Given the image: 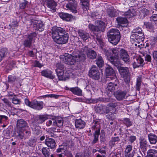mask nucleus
Here are the masks:
<instances>
[{"label": "nucleus", "instance_id": "bf43d9fd", "mask_svg": "<svg viewBox=\"0 0 157 157\" xmlns=\"http://www.w3.org/2000/svg\"><path fill=\"white\" fill-rule=\"evenodd\" d=\"M96 110L99 113H102L104 111L103 107L101 105L97 106L96 108Z\"/></svg>", "mask_w": 157, "mask_h": 157}, {"label": "nucleus", "instance_id": "e433bc0d", "mask_svg": "<svg viewBox=\"0 0 157 157\" xmlns=\"http://www.w3.org/2000/svg\"><path fill=\"white\" fill-rule=\"evenodd\" d=\"M80 4L82 6V7L84 10H87L89 9V0H80Z\"/></svg>", "mask_w": 157, "mask_h": 157}, {"label": "nucleus", "instance_id": "c03bdc74", "mask_svg": "<svg viewBox=\"0 0 157 157\" xmlns=\"http://www.w3.org/2000/svg\"><path fill=\"white\" fill-rule=\"evenodd\" d=\"M106 12L108 15L109 17H113L116 16L117 12L113 9L108 8L106 10Z\"/></svg>", "mask_w": 157, "mask_h": 157}, {"label": "nucleus", "instance_id": "473e14b6", "mask_svg": "<svg viewBox=\"0 0 157 157\" xmlns=\"http://www.w3.org/2000/svg\"><path fill=\"white\" fill-rule=\"evenodd\" d=\"M69 90L75 95L78 96H81L82 95V91L78 87L71 88L69 89Z\"/></svg>", "mask_w": 157, "mask_h": 157}, {"label": "nucleus", "instance_id": "7ed1b4c3", "mask_svg": "<svg viewBox=\"0 0 157 157\" xmlns=\"http://www.w3.org/2000/svg\"><path fill=\"white\" fill-rule=\"evenodd\" d=\"M142 31L141 29L139 27L133 29L130 36L131 41L139 44L144 40V36Z\"/></svg>", "mask_w": 157, "mask_h": 157}, {"label": "nucleus", "instance_id": "393cba45", "mask_svg": "<svg viewBox=\"0 0 157 157\" xmlns=\"http://www.w3.org/2000/svg\"><path fill=\"white\" fill-rule=\"evenodd\" d=\"M119 58L117 57L112 56L109 57L108 59L112 64L117 66L120 63Z\"/></svg>", "mask_w": 157, "mask_h": 157}, {"label": "nucleus", "instance_id": "5fc2aeb1", "mask_svg": "<svg viewBox=\"0 0 157 157\" xmlns=\"http://www.w3.org/2000/svg\"><path fill=\"white\" fill-rule=\"evenodd\" d=\"M12 101L13 104L16 105L20 104L21 102L20 99H18L16 96L13 97Z\"/></svg>", "mask_w": 157, "mask_h": 157}, {"label": "nucleus", "instance_id": "774afa93", "mask_svg": "<svg viewBox=\"0 0 157 157\" xmlns=\"http://www.w3.org/2000/svg\"><path fill=\"white\" fill-rule=\"evenodd\" d=\"M33 66L34 67H37L39 68H41L43 66L40 63L39 61L35 60Z\"/></svg>", "mask_w": 157, "mask_h": 157}, {"label": "nucleus", "instance_id": "338daca9", "mask_svg": "<svg viewBox=\"0 0 157 157\" xmlns=\"http://www.w3.org/2000/svg\"><path fill=\"white\" fill-rule=\"evenodd\" d=\"M55 120V117H52L51 119L48 121L46 122V124L47 126H49L51 125H53V123L54 121L53 120Z\"/></svg>", "mask_w": 157, "mask_h": 157}, {"label": "nucleus", "instance_id": "4be33fe9", "mask_svg": "<svg viewBox=\"0 0 157 157\" xmlns=\"http://www.w3.org/2000/svg\"><path fill=\"white\" fill-rule=\"evenodd\" d=\"M47 115H39L35 117V121L38 124H42L48 119Z\"/></svg>", "mask_w": 157, "mask_h": 157}, {"label": "nucleus", "instance_id": "c9c22d12", "mask_svg": "<svg viewBox=\"0 0 157 157\" xmlns=\"http://www.w3.org/2000/svg\"><path fill=\"white\" fill-rule=\"evenodd\" d=\"M149 10L146 8H143L140 11L139 15L140 18H143L149 14Z\"/></svg>", "mask_w": 157, "mask_h": 157}, {"label": "nucleus", "instance_id": "0e129e2a", "mask_svg": "<svg viewBox=\"0 0 157 157\" xmlns=\"http://www.w3.org/2000/svg\"><path fill=\"white\" fill-rule=\"evenodd\" d=\"M105 101V99L103 98H98L94 99L93 101V103H97L99 101Z\"/></svg>", "mask_w": 157, "mask_h": 157}, {"label": "nucleus", "instance_id": "8fccbe9b", "mask_svg": "<svg viewBox=\"0 0 157 157\" xmlns=\"http://www.w3.org/2000/svg\"><path fill=\"white\" fill-rule=\"evenodd\" d=\"M100 134V132L98 131H95L94 134V138L92 142V144H94L98 142V137Z\"/></svg>", "mask_w": 157, "mask_h": 157}, {"label": "nucleus", "instance_id": "0eeeda50", "mask_svg": "<svg viewBox=\"0 0 157 157\" xmlns=\"http://www.w3.org/2000/svg\"><path fill=\"white\" fill-rule=\"evenodd\" d=\"M80 53L84 55L85 59H86V54L87 57L91 59H95L97 56V54L95 51L89 48L87 46H83L79 51Z\"/></svg>", "mask_w": 157, "mask_h": 157}, {"label": "nucleus", "instance_id": "ddd939ff", "mask_svg": "<svg viewBox=\"0 0 157 157\" xmlns=\"http://www.w3.org/2000/svg\"><path fill=\"white\" fill-rule=\"evenodd\" d=\"M119 56L120 59L124 63H128L130 61V57L128 52L123 48L120 49Z\"/></svg>", "mask_w": 157, "mask_h": 157}, {"label": "nucleus", "instance_id": "f257e3e1", "mask_svg": "<svg viewBox=\"0 0 157 157\" xmlns=\"http://www.w3.org/2000/svg\"><path fill=\"white\" fill-rule=\"evenodd\" d=\"M52 35L54 41L58 44H65L68 41V34L61 27H53L52 29Z\"/></svg>", "mask_w": 157, "mask_h": 157}, {"label": "nucleus", "instance_id": "c756f323", "mask_svg": "<svg viewBox=\"0 0 157 157\" xmlns=\"http://www.w3.org/2000/svg\"><path fill=\"white\" fill-rule=\"evenodd\" d=\"M148 137L151 144H155L157 143V136L155 134L150 133L148 135Z\"/></svg>", "mask_w": 157, "mask_h": 157}, {"label": "nucleus", "instance_id": "412c9836", "mask_svg": "<svg viewBox=\"0 0 157 157\" xmlns=\"http://www.w3.org/2000/svg\"><path fill=\"white\" fill-rule=\"evenodd\" d=\"M43 102L42 101L34 100L32 101L31 108L37 110L41 109L43 108Z\"/></svg>", "mask_w": 157, "mask_h": 157}, {"label": "nucleus", "instance_id": "a18cd8bd", "mask_svg": "<svg viewBox=\"0 0 157 157\" xmlns=\"http://www.w3.org/2000/svg\"><path fill=\"white\" fill-rule=\"evenodd\" d=\"M96 63L98 66L100 67H102L104 65V62L103 59L102 57L99 55L98 56Z\"/></svg>", "mask_w": 157, "mask_h": 157}, {"label": "nucleus", "instance_id": "bb28decb", "mask_svg": "<svg viewBox=\"0 0 157 157\" xmlns=\"http://www.w3.org/2000/svg\"><path fill=\"white\" fill-rule=\"evenodd\" d=\"M118 68L120 74L123 77L130 74L129 69L127 67H118Z\"/></svg>", "mask_w": 157, "mask_h": 157}, {"label": "nucleus", "instance_id": "f704fd0d", "mask_svg": "<svg viewBox=\"0 0 157 157\" xmlns=\"http://www.w3.org/2000/svg\"><path fill=\"white\" fill-rule=\"evenodd\" d=\"M120 141V139L119 137H113L109 142V145L111 147H114L115 145L117 143Z\"/></svg>", "mask_w": 157, "mask_h": 157}, {"label": "nucleus", "instance_id": "2f4dec72", "mask_svg": "<svg viewBox=\"0 0 157 157\" xmlns=\"http://www.w3.org/2000/svg\"><path fill=\"white\" fill-rule=\"evenodd\" d=\"M75 124L76 128L82 129L84 128L86 123L81 119H77L75 121Z\"/></svg>", "mask_w": 157, "mask_h": 157}, {"label": "nucleus", "instance_id": "7c9ffc66", "mask_svg": "<svg viewBox=\"0 0 157 157\" xmlns=\"http://www.w3.org/2000/svg\"><path fill=\"white\" fill-rule=\"evenodd\" d=\"M53 121V126L60 127L63 124V120L62 118L55 117V120Z\"/></svg>", "mask_w": 157, "mask_h": 157}, {"label": "nucleus", "instance_id": "cd10ccee", "mask_svg": "<svg viewBox=\"0 0 157 157\" xmlns=\"http://www.w3.org/2000/svg\"><path fill=\"white\" fill-rule=\"evenodd\" d=\"M155 10L157 12V0H154L153 4ZM150 20L152 22H155L157 23V14H152L150 17Z\"/></svg>", "mask_w": 157, "mask_h": 157}, {"label": "nucleus", "instance_id": "c85d7f7f", "mask_svg": "<svg viewBox=\"0 0 157 157\" xmlns=\"http://www.w3.org/2000/svg\"><path fill=\"white\" fill-rule=\"evenodd\" d=\"M147 140L144 139H141L140 140V147L142 151L144 152L146 151L147 147Z\"/></svg>", "mask_w": 157, "mask_h": 157}, {"label": "nucleus", "instance_id": "6ab92c4d", "mask_svg": "<svg viewBox=\"0 0 157 157\" xmlns=\"http://www.w3.org/2000/svg\"><path fill=\"white\" fill-rule=\"evenodd\" d=\"M46 3L48 7L50 9V10L52 12L56 11V7L57 4L54 0H47Z\"/></svg>", "mask_w": 157, "mask_h": 157}, {"label": "nucleus", "instance_id": "6e6552de", "mask_svg": "<svg viewBox=\"0 0 157 157\" xmlns=\"http://www.w3.org/2000/svg\"><path fill=\"white\" fill-rule=\"evenodd\" d=\"M36 34L35 32L30 33L24 40L23 45L25 48H30L32 47L33 41H34Z\"/></svg>", "mask_w": 157, "mask_h": 157}, {"label": "nucleus", "instance_id": "de8ad7c7", "mask_svg": "<svg viewBox=\"0 0 157 157\" xmlns=\"http://www.w3.org/2000/svg\"><path fill=\"white\" fill-rule=\"evenodd\" d=\"M40 129L41 128L40 127L37 125H35L33 129V133L36 135H39L42 132Z\"/></svg>", "mask_w": 157, "mask_h": 157}, {"label": "nucleus", "instance_id": "dca6fc26", "mask_svg": "<svg viewBox=\"0 0 157 157\" xmlns=\"http://www.w3.org/2000/svg\"><path fill=\"white\" fill-rule=\"evenodd\" d=\"M33 25L36 30L41 32L44 30V25L41 21L34 20L33 21Z\"/></svg>", "mask_w": 157, "mask_h": 157}, {"label": "nucleus", "instance_id": "603ef678", "mask_svg": "<svg viewBox=\"0 0 157 157\" xmlns=\"http://www.w3.org/2000/svg\"><path fill=\"white\" fill-rule=\"evenodd\" d=\"M124 80L127 85V88H128V85L130 86L129 84L130 82V74L123 77Z\"/></svg>", "mask_w": 157, "mask_h": 157}, {"label": "nucleus", "instance_id": "39448f33", "mask_svg": "<svg viewBox=\"0 0 157 157\" xmlns=\"http://www.w3.org/2000/svg\"><path fill=\"white\" fill-rule=\"evenodd\" d=\"M56 71L59 80H66L69 75L68 73H66V71L65 72V67L64 65L61 63H58L56 64Z\"/></svg>", "mask_w": 157, "mask_h": 157}, {"label": "nucleus", "instance_id": "20e7f679", "mask_svg": "<svg viewBox=\"0 0 157 157\" xmlns=\"http://www.w3.org/2000/svg\"><path fill=\"white\" fill-rule=\"evenodd\" d=\"M109 41L114 45H116L120 41L121 35L119 31L117 29H112L107 33Z\"/></svg>", "mask_w": 157, "mask_h": 157}, {"label": "nucleus", "instance_id": "a878e982", "mask_svg": "<svg viewBox=\"0 0 157 157\" xmlns=\"http://www.w3.org/2000/svg\"><path fill=\"white\" fill-rule=\"evenodd\" d=\"M41 74L42 76L49 78L51 79H53L55 78V76L52 74V71L48 69L42 71Z\"/></svg>", "mask_w": 157, "mask_h": 157}, {"label": "nucleus", "instance_id": "f8f14e48", "mask_svg": "<svg viewBox=\"0 0 157 157\" xmlns=\"http://www.w3.org/2000/svg\"><path fill=\"white\" fill-rule=\"evenodd\" d=\"M69 2L66 4V7L74 13L77 12L76 10L77 4L75 0H68Z\"/></svg>", "mask_w": 157, "mask_h": 157}, {"label": "nucleus", "instance_id": "864d4df0", "mask_svg": "<svg viewBox=\"0 0 157 157\" xmlns=\"http://www.w3.org/2000/svg\"><path fill=\"white\" fill-rule=\"evenodd\" d=\"M116 112L112 111L109 112V113H107L108 114L106 115L107 117L110 119L112 120L115 118L116 113Z\"/></svg>", "mask_w": 157, "mask_h": 157}, {"label": "nucleus", "instance_id": "6e6d98bb", "mask_svg": "<svg viewBox=\"0 0 157 157\" xmlns=\"http://www.w3.org/2000/svg\"><path fill=\"white\" fill-rule=\"evenodd\" d=\"M123 123L127 127H129L132 124V122L128 118H125L123 121Z\"/></svg>", "mask_w": 157, "mask_h": 157}, {"label": "nucleus", "instance_id": "aec40b11", "mask_svg": "<svg viewBox=\"0 0 157 157\" xmlns=\"http://www.w3.org/2000/svg\"><path fill=\"white\" fill-rule=\"evenodd\" d=\"M94 37L97 40L96 42L102 48L104 46L105 43L102 38V34L99 33H94Z\"/></svg>", "mask_w": 157, "mask_h": 157}, {"label": "nucleus", "instance_id": "13d9d810", "mask_svg": "<svg viewBox=\"0 0 157 157\" xmlns=\"http://www.w3.org/2000/svg\"><path fill=\"white\" fill-rule=\"evenodd\" d=\"M132 149V146L130 145H128L126 147L124 151V154L130 153Z\"/></svg>", "mask_w": 157, "mask_h": 157}, {"label": "nucleus", "instance_id": "69168bd1", "mask_svg": "<svg viewBox=\"0 0 157 157\" xmlns=\"http://www.w3.org/2000/svg\"><path fill=\"white\" fill-rule=\"evenodd\" d=\"M16 77L15 76L10 75L8 77V80L9 82H13L16 81Z\"/></svg>", "mask_w": 157, "mask_h": 157}, {"label": "nucleus", "instance_id": "4d7b16f0", "mask_svg": "<svg viewBox=\"0 0 157 157\" xmlns=\"http://www.w3.org/2000/svg\"><path fill=\"white\" fill-rule=\"evenodd\" d=\"M28 3V1L24 0L23 2L19 4V8L21 9H25Z\"/></svg>", "mask_w": 157, "mask_h": 157}, {"label": "nucleus", "instance_id": "b1692460", "mask_svg": "<svg viewBox=\"0 0 157 157\" xmlns=\"http://www.w3.org/2000/svg\"><path fill=\"white\" fill-rule=\"evenodd\" d=\"M44 143L48 147L52 149H54L56 146L55 140L52 139H46Z\"/></svg>", "mask_w": 157, "mask_h": 157}, {"label": "nucleus", "instance_id": "49530a36", "mask_svg": "<svg viewBox=\"0 0 157 157\" xmlns=\"http://www.w3.org/2000/svg\"><path fill=\"white\" fill-rule=\"evenodd\" d=\"M7 52L6 48H3L0 50V62L5 57Z\"/></svg>", "mask_w": 157, "mask_h": 157}, {"label": "nucleus", "instance_id": "5701e85b", "mask_svg": "<svg viewBox=\"0 0 157 157\" xmlns=\"http://www.w3.org/2000/svg\"><path fill=\"white\" fill-rule=\"evenodd\" d=\"M17 126L18 129H21L28 127V124L23 119H19L17 122Z\"/></svg>", "mask_w": 157, "mask_h": 157}, {"label": "nucleus", "instance_id": "4c0bfd02", "mask_svg": "<svg viewBox=\"0 0 157 157\" xmlns=\"http://www.w3.org/2000/svg\"><path fill=\"white\" fill-rule=\"evenodd\" d=\"M156 156H157V150L151 149L147 151L146 157H156Z\"/></svg>", "mask_w": 157, "mask_h": 157}, {"label": "nucleus", "instance_id": "1a4fd4ad", "mask_svg": "<svg viewBox=\"0 0 157 157\" xmlns=\"http://www.w3.org/2000/svg\"><path fill=\"white\" fill-rule=\"evenodd\" d=\"M129 86L128 85V88L125 90L123 91L121 90H117L113 93L114 97L116 99L119 101L124 99L125 98L127 93L129 91Z\"/></svg>", "mask_w": 157, "mask_h": 157}, {"label": "nucleus", "instance_id": "680f3d73", "mask_svg": "<svg viewBox=\"0 0 157 157\" xmlns=\"http://www.w3.org/2000/svg\"><path fill=\"white\" fill-rule=\"evenodd\" d=\"M24 134L22 131H19L17 132V134L16 135V137L18 139H22L24 136Z\"/></svg>", "mask_w": 157, "mask_h": 157}, {"label": "nucleus", "instance_id": "3c124183", "mask_svg": "<svg viewBox=\"0 0 157 157\" xmlns=\"http://www.w3.org/2000/svg\"><path fill=\"white\" fill-rule=\"evenodd\" d=\"M111 50L113 54H114V56L119 57V56L120 54V48H115L112 49Z\"/></svg>", "mask_w": 157, "mask_h": 157}, {"label": "nucleus", "instance_id": "9b49d317", "mask_svg": "<svg viewBox=\"0 0 157 157\" xmlns=\"http://www.w3.org/2000/svg\"><path fill=\"white\" fill-rule=\"evenodd\" d=\"M105 73L106 76H108L107 78L114 81H116L117 79L114 71L110 66H108L106 67Z\"/></svg>", "mask_w": 157, "mask_h": 157}, {"label": "nucleus", "instance_id": "e2e57ef3", "mask_svg": "<svg viewBox=\"0 0 157 157\" xmlns=\"http://www.w3.org/2000/svg\"><path fill=\"white\" fill-rule=\"evenodd\" d=\"M59 147L60 148H62V150L65 151H67L69 148V146L66 145V144L64 143L63 145L59 146Z\"/></svg>", "mask_w": 157, "mask_h": 157}, {"label": "nucleus", "instance_id": "2eb2a0df", "mask_svg": "<svg viewBox=\"0 0 157 157\" xmlns=\"http://www.w3.org/2000/svg\"><path fill=\"white\" fill-rule=\"evenodd\" d=\"M59 15L61 19L67 21H71L75 19V17L67 13L61 12L59 13Z\"/></svg>", "mask_w": 157, "mask_h": 157}, {"label": "nucleus", "instance_id": "a19ab883", "mask_svg": "<svg viewBox=\"0 0 157 157\" xmlns=\"http://www.w3.org/2000/svg\"><path fill=\"white\" fill-rule=\"evenodd\" d=\"M144 25L147 30L153 33L154 32V27L152 24L150 22H145Z\"/></svg>", "mask_w": 157, "mask_h": 157}, {"label": "nucleus", "instance_id": "a211bd4d", "mask_svg": "<svg viewBox=\"0 0 157 157\" xmlns=\"http://www.w3.org/2000/svg\"><path fill=\"white\" fill-rule=\"evenodd\" d=\"M133 66L134 68H136L141 66L144 62V59L140 56H134Z\"/></svg>", "mask_w": 157, "mask_h": 157}, {"label": "nucleus", "instance_id": "052dcab7", "mask_svg": "<svg viewBox=\"0 0 157 157\" xmlns=\"http://www.w3.org/2000/svg\"><path fill=\"white\" fill-rule=\"evenodd\" d=\"M8 120L7 117L5 115H0V123L6 121Z\"/></svg>", "mask_w": 157, "mask_h": 157}, {"label": "nucleus", "instance_id": "79ce46f5", "mask_svg": "<svg viewBox=\"0 0 157 157\" xmlns=\"http://www.w3.org/2000/svg\"><path fill=\"white\" fill-rule=\"evenodd\" d=\"M124 15L127 18H130L133 17L136 15V12L134 10H129L127 12H125L124 14Z\"/></svg>", "mask_w": 157, "mask_h": 157}, {"label": "nucleus", "instance_id": "9d476101", "mask_svg": "<svg viewBox=\"0 0 157 157\" xmlns=\"http://www.w3.org/2000/svg\"><path fill=\"white\" fill-rule=\"evenodd\" d=\"M88 75L90 77L93 79L98 80L100 78V72L98 68L93 65L90 70Z\"/></svg>", "mask_w": 157, "mask_h": 157}, {"label": "nucleus", "instance_id": "37998d69", "mask_svg": "<svg viewBox=\"0 0 157 157\" xmlns=\"http://www.w3.org/2000/svg\"><path fill=\"white\" fill-rule=\"evenodd\" d=\"M116 20L120 25L126 24L128 23V21L125 17H119L116 19Z\"/></svg>", "mask_w": 157, "mask_h": 157}, {"label": "nucleus", "instance_id": "f3484780", "mask_svg": "<svg viewBox=\"0 0 157 157\" xmlns=\"http://www.w3.org/2000/svg\"><path fill=\"white\" fill-rule=\"evenodd\" d=\"M101 120L99 119L94 118L91 124V128L95 130V131L100 132L101 126L100 122Z\"/></svg>", "mask_w": 157, "mask_h": 157}, {"label": "nucleus", "instance_id": "f03ea898", "mask_svg": "<svg viewBox=\"0 0 157 157\" xmlns=\"http://www.w3.org/2000/svg\"><path fill=\"white\" fill-rule=\"evenodd\" d=\"M60 58L62 59L65 63L72 65H74L76 62L84 61L85 59V56L80 53L79 51H78L76 54H73V56L68 53H65L63 55L61 56Z\"/></svg>", "mask_w": 157, "mask_h": 157}, {"label": "nucleus", "instance_id": "423d86ee", "mask_svg": "<svg viewBox=\"0 0 157 157\" xmlns=\"http://www.w3.org/2000/svg\"><path fill=\"white\" fill-rule=\"evenodd\" d=\"M106 25L105 23L101 21H99L97 26L91 24H90L88 28L90 30L93 32L94 34V33H99L101 34V32H104L105 29Z\"/></svg>", "mask_w": 157, "mask_h": 157}, {"label": "nucleus", "instance_id": "ea45409f", "mask_svg": "<svg viewBox=\"0 0 157 157\" xmlns=\"http://www.w3.org/2000/svg\"><path fill=\"white\" fill-rule=\"evenodd\" d=\"M142 81L141 76L140 75L138 76L136 79V89L138 91L140 90Z\"/></svg>", "mask_w": 157, "mask_h": 157}, {"label": "nucleus", "instance_id": "4468645a", "mask_svg": "<svg viewBox=\"0 0 157 157\" xmlns=\"http://www.w3.org/2000/svg\"><path fill=\"white\" fill-rule=\"evenodd\" d=\"M117 84H114L113 82H110L105 89V93L109 97H111L112 94V92L115 90V87L117 86Z\"/></svg>", "mask_w": 157, "mask_h": 157}, {"label": "nucleus", "instance_id": "58836bf2", "mask_svg": "<svg viewBox=\"0 0 157 157\" xmlns=\"http://www.w3.org/2000/svg\"><path fill=\"white\" fill-rule=\"evenodd\" d=\"M49 148L46 147H43L41 149L42 153L44 157H49L51 153Z\"/></svg>", "mask_w": 157, "mask_h": 157}, {"label": "nucleus", "instance_id": "09e8293b", "mask_svg": "<svg viewBox=\"0 0 157 157\" xmlns=\"http://www.w3.org/2000/svg\"><path fill=\"white\" fill-rule=\"evenodd\" d=\"M36 141L37 139L36 138H34L29 139L27 143L29 146L34 147L36 145Z\"/></svg>", "mask_w": 157, "mask_h": 157}, {"label": "nucleus", "instance_id": "72a5a7b5", "mask_svg": "<svg viewBox=\"0 0 157 157\" xmlns=\"http://www.w3.org/2000/svg\"><path fill=\"white\" fill-rule=\"evenodd\" d=\"M79 36L84 40H86L89 37V34L82 30H79L78 32Z\"/></svg>", "mask_w": 157, "mask_h": 157}]
</instances>
